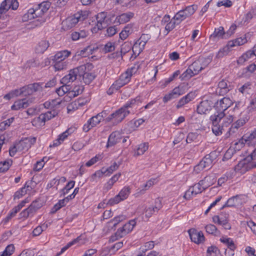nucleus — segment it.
Here are the masks:
<instances>
[{"instance_id":"obj_1","label":"nucleus","mask_w":256,"mask_h":256,"mask_svg":"<svg viewBox=\"0 0 256 256\" xmlns=\"http://www.w3.org/2000/svg\"><path fill=\"white\" fill-rule=\"evenodd\" d=\"M82 67L74 68L69 71L68 74L62 78L60 82L63 85L56 90V92L59 96H62L64 94H68L70 97H75L79 94V90H70L71 88L67 84L74 81L76 79L78 74H80V71L81 70L82 72Z\"/></svg>"},{"instance_id":"obj_2","label":"nucleus","mask_w":256,"mask_h":256,"mask_svg":"<svg viewBox=\"0 0 256 256\" xmlns=\"http://www.w3.org/2000/svg\"><path fill=\"white\" fill-rule=\"evenodd\" d=\"M51 6L50 2H43L35 8H30L24 16V20H32L36 18H42L49 10Z\"/></svg>"},{"instance_id":"obj_3","label":"nucleus","mask_w":256,"mask_h":256,"mask_svg":"<svg viewBox=\"0 0 256 256\" xmlns=\"http://www.w3.org/2000/svg\"><path fill=\"white\" fill-rule=\"evenodd\" d=\"M89 14V12L88 10H80L66 18L63 21L62 24L67 29H70L74 27L78 22L86 20Z\"/></svg>"},{"instance_id":"obj_4","label":"nucleus","mask_w":256,"mask_h":256,"mask_svg":"<svg viewBox=\"0 0 256 256\" xmlns=\"http://www.w3.org/2000/svg\"><path fill=\"white\" fill-rule=\"evenodd\" d=\"M135 72L136 68L134 67L128 68L120 76L118 80L114 82L110 86V90H112V91L117 90L128 84L131 79L132 76Z\"/></svg>"},{"instance_id":"obj_5","label":"nucleus","mask_w":256,"mask_h":256,"mask_svg":"<svg viewBox=\"0 0 256 256\" xmlns=\"http://www.w3.org/2000/svg\"><path fill=\"white\" fill-rule=\"evenodd\" d=\"M256 168V148L246 158L239 162L236 169L241 172Z\"/></svg>"},{"instance_id":"obj_6","label":"nucleus","mask_w":256,"mask_h":256,"mask_svg":"<svg viewBox=\"0 0 256 256\" xmlns=\"http://www.w3.org/2000/svg\"><path fill=\"white\" fill-rule=\"evenodd\" d=\"M208 178H206L204 180H200L198 183L194 184L192 186H191L187 190L184 196V198L186 200H190L193 196H196V194L201 193L204 190L208 188L212 185L211 182H208L206 184H204V182Z\"/></svg>"},{"instance_id":"obj_7","label":"nucleus","mask_w":256,"mask_h":256,"mask_svg":"<svg viewBox=\"0 0 256 256\" xmlns=\"http://www.w3.org/2000/svg\"><path fill=\"white\" fill-rule=\"evenodd\" d=\"M136 224L135 220H132L126 223L122 227L118 228L114 236L110 237V240L114 242L118 239L122 238L126 234L130 232Z\"/></svg>"},{"instance_id":"obj_8","label":"nucleus","mask_w":256,"mask_h":256,"mask_svg":"<svg viewBox=\"0 0 256 256\" xmlns=\"http://www.w3.org/2000/svg\"><path fill=\"white\" fill-rule=\"evenodd\" d=\"M162 208V200L160 198H158L155 200L154 203L144 207L143 214H144L146 219H148L153 214H157Z\"/></svg>"},{"instance_id":"obj_9","label":"nucleus","mask_w":256,"mask_h":256,"mask_svg":"<svg viewBox=\"0 0 256 256\" xmlns=\"http://www.w3.org/2000/svg\"><path fill=\"white\" fill-rule=\"evenodd\" d=\"M42 84L40 83H34L25 86L19 90H16V92H19L18 95L24 94V96L32 95L34 93L42 90ZM18 96V94H16Z\"/></svg>"},{"instance_id":"obj_10","label":"nucleus","mask_w":256,"mask_h":256,"mask_svg":"<svg viewBox=\"0 0 256 256\" xmlns=\"http://www.w3.org/2000/svg\"><path fill=\"white\" fill-rule=\"evenodd\" d=\"M130 113L128 110H125L122 106L110 115L106 120L108 122L113 120L114 123L118 124L121 122Z\"/></svg>"},{"instance_id":"obj_11","label":"nucleus","mask_w":256,"mask_h":256,"mask_svg":"<svg viewBox=\"0 0 256 256\" xmlns=\"http://www.w3.org/2000/svg\"><path fill=\"white\" fill-rule=\"evenodd\" d=\"M196 6L192 5L187 6L185 9L178 11L174 15V19L177 20L178 23H180L181 22L186 18L192 15L196 10Z\"/></svg>"},{"instance_id":"obj_12","label":"nucleus","mask_w":256,"mask_h":256,"mask_svg":"<svg viewBox=\"0 0 256 256\" xmlns=\"http://www.w3.org/2000/svg\"><path fill=\"white\" fill-rule=\"evenodd\" d=\"M222 116L221 114L218 116L212 115L210 118L212 123V132L216 136L221 135L224 130V128L220 123V118H222Z\"/></svg>"},{"instance_id":"obj_13","label":"nucleus","mask_w":256,"mask_h":256,"mask_svg":"<svg viewBox=\"0 0 256 256\" xmlns=\"http://www.w3.org/2000/svg\"><path fill=\"white\" fill-rule=\"evenodd\" d=\"M130 188L129 186L124 187L114 198H110L108 204L111 206L116 204L120 201L126 200L130 194Z\"/></svg>"},{"instance_id":"obj_14","label":"nucleus","mask_w":256,"mask_h":256,"mask_svg":"<svg viewBox=\"0 0 256 256\" xmlns=\"http://www.w3.org/2000/svg\"><path fill=\"white\" fill-rule=\"evenodd\" d=\"M245 144L248 145H254L256 144V128L250 134L244 135L238 140L236 145H240L241 146H243Z\"/></svg>"},{"instance_id":"obj_15","label":"nucleus","mask_w":256,"mask_h":256,"mask_svg":"<svg viewBox=\"0 0 256 256\" xmlns=\"http://www.w3.org/2000/svg\"><path fill=\"white\" fill-rule=\"evenodd\" d=\"M245 196L243 195H237L230 198L226 203L223 206L228 207L239 206L244 204L246 202Z\"/></svg>"},{"instance_id":"obj_16","label":"nucleus","mask_w":256,"mask_h":256,"mask_svg":"<svg viewBox=\"0 0 256 256\" xmlns=\"http://www.w3.org/2000/svg\"><path fill=\"white\" fill-rule=\"evenodd\" d=\"M217 156V152L213 151L203 158L200 163L204 166V170H208L212 166V162L216 159Z\"/></svg>"},{"instance_id":"obj_17","label":"nucleus","mask_w":256,"mask_h":256,"mask_svg":"<svg viewBox=\"0 0 256 256\" xmlns=\"http://www.w3.org/2000/svg\"><path fill=\"white\" fill-rule=\"evenodd\" d=\"M232 104V100L228 98L224 97L218 101L214 107L218 112H224Z\"/></svg>"},{"instance_id":"obj_18","label":"nucleus","mask_w":256,"mask_h":256,"mask_svg":"<svg viewBox=\"0 0 256 256\" xmlns=\"http://www.w3.org/2000/svg\"><path fill=\"white\" fill-rule=\"evenodd\" d=\"M190 238L192 242L199 244L204 240V236L202 232H198L194 228H191L188 230Z\"/></svg>"},{"instance_id":"obj_19","label":"nucleus","mask_w":256,"mask_h":256,"mask_svg":"<svg viewBox=\"0 0 256 256\" xmlns=\"http://www.w3.org/2000/svg\"><path fill=\"white\" fill-rule=\"evenodd\" d=\"M36 142V138H28L20 140L17 144V147L20 151L27 150Z\"/></svg>"},{"instance_id":"obj_20","label":"nucleus","mask_w":256,"mask_h":256,"mask_svg":"<svg viewBox=\"0 0 256 256\" xmlns=\"http://www.w3.org/2000/svg\"><path fill=\"white\" fill-rule=\"evenodd\" d=\"M58 114V112L54 110L52 111H48L47 112L40 114L36 120H34L32 122L34 123L36 120H37L40 124H44L45 122L51 120Z\"/></svg>"},{"instance_id":"obj_21","label":"nucleus","mask_w":256,"mask_h":256,"mask_svg":"<svg viewBox=\"0 0 256 256\" xmlns=\"http://www.w3.org/2000/svg\"><path fill=\"white\" fill-rule=\"evenodd\" d=\"M214 102L209 100H204L200 102L197 107V112L200 114H206L213 106Z\"/></svg>"},{"instance_id":"obj_22","label":"nucleus","mask_w":256,"mask_h":256,"mask_svg":"<svg viewBox=\"0 0 256 256\" xmlns=\"http://www.w3.org/2000/svg\"><path fill=\"white\" fill-rule=\"evenodd\" d=\"M32 98H23L16 101L12 106L11 109L14 110H18L20 108H24L28 107L30 104L32 103Z\"/></svg>"},{"instance_id":"obj_23","label":"nucleus","mask_w":256,"mask_h":256,"mask_svg":"<svg viewBox=\"0 0 256 256\" xmlns=\"http://www.w3.org/2000/svg\"><path fill=\"white\" fill-rule=\"evenodd\" d=\"M106 16V13L105 12H101L97 14V24L92 30V32H96L98 30H100L104 28L103 24L104 23Z\"/></svg>"},{"instance_id":"obj_24","label":"nucleus","mask_w":256,"mask_h":256,"mask_svg":"<svg viewBox=\"0 0 256 256\" xmlns=\"http://www.w3.org/2000/svg\"><path fill=\"white\" fill-rule=\"evenodd\" d=\"M137 30V28L134 24H129L124 26L120 34V38L122 40H126L130 34Z\"/></svg>"},{"instance_id":"obj_25","label":"nucleus","mask_w":256,"mask_h":256,"mask_svg":"<svg viewBox=\"0 0 256 256\" xmlns=\"http://www.w3.org/2000/svg\"><path fill=\"white\" fill-rule=\"evenodd\" d=\"M221 114L222 118H220V123L224 128H227L233 122L234 116L231 114L226 115L224 112H218L215 113L214 116H219Z\"/></svg>"},{"instance_id":"obj_26","label":"nucleus","mask_w":256,"mask_h":256,"mask_svg":"<svg viewBox=\"0 0 256 256\" xmlns=\"http://www.w3.org/2000/svg\"><path fill=\"white\" fill-rule=\"evenodd\" d=\"M196 96V94L194 92H190L188 93L186 96L181 98L177 103L176 108L179 109L182 108L185 104H188L189 102L193 100Z\"/></svg>"},{"instance_id":"obj_27","label":"nucleus","mask_w":256,"mask_h":256,"mask_svg":"<svg viewBox=\"0 0 256 256\" xmlns=\"http://www.w3.org/2000/svg\"><path fill=\"white\" fill-rule=\"evenodd\" d=\"M122 139V136L118 132H112L108 136L106 147L112 146L119 142Z\"/></svg>"},{"instance_id":"obj_28","label":"nucleus","mask_w":256,"mask_h":256,"mask_svg":"<svg viewBox=\"0 0 256 256\" xmlns=\"http://www.w3.org/2000/svg\"><path fill=\"white\" fill-rule=\"evenodd\" d=\"M85 241L84 240V238L82 235H80L78 236L76 238L74 239L72 242H69L66 246H64L60 252L57 254L56 256H58L62 254L64 252H65L66 250H68L70 247L76 244H84Z\"/></svg>"},{"instance_id":"obj_29","label":"nucleus","mask_w":256,"mask_h":256,"mask_svg":"<svg viewBox=\"0 0 256 256\" xmlns=\"http://www.w3.org/2000/svg\"><path fill=\"white\" fill-rule=\"evenodd\" d=\"M134 16V14L130 12L123 13L116 17L115 22L120 24H124L130 21Z\"/></svg>"},{"instance_id":"obj_30","label":"nucleus","mask_w":256,"mask_h":256,"mask_svg":"<svg viewBox=\"0 0 256 256\" xmlns=\"http://www.w3.org/2000/svg\"><path fill=\"white\" fill-rule=\"evenodd\" d=\"M89 35V32L86 30H79L74 32L71 34V38L72 40L76 41L84 39Z\"/></svg>"},{"instance_id":"obj_31","label":"nucleus","mask_w":256,"mask_h":256,"mask_svg":"<svg viewBox=\"0 0 256 256\" xmlns=\"http://www.w3.org/2000/svg\"><path fill=\"white\" fill-rule=\"evenodd\" d=\"M71 54V52L68 50H64L57 52L52 58L53 61H65V60Z\"/></svg>"},{"instance_id":"obj_32","label":"nucleus","mask_w":256,"mask_h":256,"mask_svg":"<svg viewBox=\"0 0 256 256\" xmlns=\"http://www.w3.org/2000/svg\"><path fill=\"white\" fill-rule=\"evenodd\" d=\"M254 56H256V50H248L239 58L238 60V64H243L245 62Z\"/></svg>"},{"instance_id":"obj_33","label":"nucleus","mask_w":256,"mask_h":256,"mask_svg":"<svg viewBox=\"0 0 256 256\" xmlns=\"http://www.w3.org/2000/svg\"><path fill=\"white\" fill-rule=\"evenodd\" d=\"M2 6L4 10H8L10 8L16 10L18 7V2L17 0H5L2 4Z\"/></svg>"},{"instance_id":"obj_34","label":"nucleus","mask_w":256,"mask_h":256,"mask_svg":"<svg viewBox=\"0 0 256 256\" xmlns=\"http://www.w3.org/2000/svg\"><path fill=\"white\" fill-rule=\"evenodd\" d=\"M228 91L229 88L228 87L227 82L224 80L220 82L216 90V93L219 94L220 95H224Z\"/></svg>"},{"instance_id":"obj_35","label":"nucleus","mask_w":256,"mask_h":256,"mask_svg":"<svg viewBox=\"0 0 256 256\" xmlns=\"http://www.w3.org/2000/svg\"><path fill=\"white\" fill-rule=\"evenodd\" d=\"M50 43L48 41L42 40L36 46V53L42 54L48 49Z\"/></svg>"},{"instance_id":"obj_36","label":"nucleus","mask_w":256,"mask_h":256,"mask_svg":"<svg viewBox=\"0 0 256 256\" xmlns=\"http://www.w3.org/2000/svg\"><path fill=\"white\" fill-rule=\"evenodd\" d=\"M250 117L246 112H242L240 115V118L234 123L240 127L242 126L249 120Z\"/></svg>"},{"instance_id":"obj_37","label":"nucleus","mask_w":256,"mask_h":256,"mask_svg":"<svg viewBox=\"0 0 256 256\" xmlns=\"http://www.w3.org/2000/svg\"><path fill=\"white\" fill-rule=\"evenodd\" d=\"M228 216L226 214H220L218 216H214L212 217V221L215 224H224L228 222Z\"/></svg>"},{"instance_id":"obj_38","label":"nucleus","mask_w":256,"mask_h":256,"mask_svg":"<svg viewBox=\"0 0 256 256\" xmlns=\"http://www.w3.org/2000/svg\"><path fill=\"white\" fill-rule=\"evenodd\" d=\"M80 67H82L83 70H84V66H80ZM83 72L84 70H82V72L81 70H80V74H78V76H82L84 82L86 84H90L91 82H92L94 79L95 76L92 74L88 72H85L83 74Z\"/></svg>"},{"instance_id":"obj_39","label":"nucleus","mask_w":256,"mask_h":256,"mask_svg":"<svg viewBox=\"0 0 256 256\" xmlns=\"http://www.w3.org/2000/svg\"><path fill=\"white\" fill-rule=\"evenodd\" d=\"M141 102L142 100L140 96H138L136 98L128 101L123 107L124 108L125 110H128V108H134Z\"/></svg>"},{"instance_id":"obj_40","label":"nucleus","mask_w":256,"mask_h":256,"mask_svg":"<svg viewBox=\"0 0 256 256\" xmlns=\"http://www.w3.org/2000/svg\"><path fill=\"white\" fill-rule=\"evenodd\" d=\"M148 142H144L138 145L136 151L134 154V156L142 155L148 148Z\"/></svg>"},{"instance_id":"obj_41","label":"nucleus","mask_w":256,"mask_h":256,"mask_svg":"<svg viewBox=\"0 0 256 256\" xmlns=\"http://www.w3.org/2000/svg\"><path fill=\"white\" fill-rule=\"evenodd\" d=\"M106 114V112H102L98 114L96 116H92L90 120L92 122V126L94 127L99 124L104 119V114Z\"/></svg>"},{"instance_id":"obj_42","label":"nucleus","mask_w":256,"mask_h":256,"mask_svg":"<svg viewBox=\"0 0 256 256\" xmlns=\"http://www.w3.org/2000/svg\"><path fill=\"white\" fill-rule=\"evenodd\" d=\"M220 240L226 245L230 250H234L236 248V246L231 238L222 236L220 238Z\"/></svg>"},{"instance_id":"obj_43","label":"nucleus","mask_w":256,"mask_h":256,"mask_svg":"<svg viewBox=\"0 0 256 256\" xmlns=\"http://www.w3.org/2000/svg\"><path fill=\"white\" fill-rule=\"evenodd\" d=\"M247 42L246 37L238 38L234 40L230 41L228 42V46L230 48H232L235 46H241Z\"/></svg>"},{"instance_id":"obj_44","label":"nucleus","mask_w":256,"mask_h":256,"mask_svg":"<svg viewBox=\"0 0 256 256\" xmlns=\"http://www.w3.org/2000/svg\"><path fill=\"white\" fill-rule=\"evenodd\" d=\"M189 66L192 70L193 73L195 75L198 74L203 69V67L199 60L194 62Z\"/></svg>"},{"instance_id":"obj_45","label":"nucleus","mask_w":256,"mask_h":256,"mask_svg":"<svg viewBox=\"0 0 256 256\" xmlns=\"http://www.w3.org/2000/svg\"><path fill=\"white\" fill-rule=\"evenodd\" d=\"M144 48V46L137 40L132 46V50L135 55L138 56L143 50Z\"/></svg>"},{"instance_id":"obj_46","label":"nucleus","mask_w":256,"mask_h":256,"mask_svg":"<svg viewBox=\"0 0 256 256\" xmlns=\"http://www.w3.org/2000/svg\"><path fill=\"white\" fill-rule=\"evenodd\" d=\"M205 230L206 232H208L209 234H213L216 236L220 235V232L214 224H209L206 226Z\"/></svg>"},{"instance_id":"obj_47","label":"nucleus","mask_w":256,"mask_h":256,"mask_svg":"<svg viewBox=\"0 0 256 256\" xmlns=\"http://www.w3.org/2000/svg\"><path fill=\"white\" fill-rule=\"evenodd\" d=\"M157 180L155 178H152L148 180L145 184L142 186L140 192L144 194L146 190L149 189L152 186L157 182Z\"/></svg>"},{"instance_id":"obj_48","label":"nucleus","mask_w":256,"mask_h":256,"mask_svg":"<svg viewBox=\"0 0 256 256\" xmlns=\"http://www.w3.org/2000/svg\"><path fill=\"white\" fill-rule=\"evenodd\" d=\"M178 24H180V23H178L177 20L174 19V16L172 19L169 20L168 22L165 26V30L166 32V34L175 28L176 26Z\"/></svg>"},{"instance_id":"obj_49","label":"nucleus","mask_w":256,"mask_h":256,"mask_svg":"<svg viewBox=\"0 0 256 256\" xmlns=\"http://www.w3.org/2000/svg\"><path fill=\"white\" fill-rule=\"evenodd\" d=\"M115 48V42H109L104 46L102 50V52L106 54L114 51Z\"/></svg>"},{"instance_id":"obj_50","label":"nucleus","mask_w":256,"mask_h":256,"mask_svg":"<svg viewBox=\"0 0 256 256\" xmlns=\"http://www.w3.org/2000/svg\"><path fill=\"white\" fill-rule=\"evenodd\" d=\"M194 76L195 74L193 73L192 70L188 66V68L180 75V78L182 80H189Z\"/></svg>"},{"instance_id":"obj_51","label":"nucleus","mask_w":256,"mask_h":256,"mask_svg":"<svg viewBox=\"0 0 256 256\" xmlns=\"http://www.w3.org/2000/svg\"><path fill=\"white\" fill-rule=\"evenodd\" d=\"M207 254L208 256H220V251L217 247L212 246L208 248Z\"/></svg>"},{"instance_id":"obj_52","label":"nucleus","mask_w":256,"mask_h":256,"mask_svg":"<svg viewBox=\"0 0 256 256\" xmlns=\"http://www.w3.org/2000/svg\"><path fill=\"white\" fill-rule=\"evenodd\" d=\"M74 181L72 180L69 182L61 190L60 196H64L66 194H68L70 190L74 186Z\"/></svg>"},{"instance_id":"obj_53","label":"nucleus","mask_w":256,"mask_h":256,"mask_svg":"<svg viewBox=\"0 0 256 256\" xmlns=\"http://www.w3.org/2000/svg\"><path fill=\"white\" fill-rule=\"evenodd\" d=\"M120 164V163L118 164L116 162H114V164L110 166L108 168H105L106 176H110L114 172L117 170Z\"/></svg>"},{"instance_id":"obj_54","label":"nucleus","mask_w":256,"mask_h":256,"mask_svg":"<svg viewBox=\"0 0 256 256\" xmlns=\"http://www.w3.org/2000/svg\"><path fill=\"white\" fill-rule=\"evenodd\" d=\"M12 164L10 160L0 162V172H3L8 170Z\"/></svg>"},{"instance_id":"obj_55","label":"nucleus","mask_w":256,"mask_h":256,"mask_svg":"<svg viewBox=\"0 0 256 256\" xmlns=\"http://www.w3.org/2000/svg\"><path fill=\"white\" fill-rule=\"evenodd\" d=\"M26 184L24 186L22 187V188H20V190L15 192L14 195V199H19L26 194L27 189L30 187L28 186L26 187Z\"/></svg>"},{"instance_id":"obj_56","label":"nucleus","mask_w":256,"mask_h":256,"mask_svg":"<svg viewBox=\"0 0 256 256\" xmlns=\"http://www.w3.org/2000/svg\"><path fill=\"white\" fill-rule=\"evenodd\" d=\"M126 219V216L124 215H120L118 216L115 217L108 222L109 224H112L113 227H116L117 224L120 222L125 220Z\"/></svg>"},{"instance_id":"obj_57","label":"nucleus","mask_w":256,"mask_h":256,"mask_svg":"<svg viewBox=\"0 0 256 256\" xmlns=\"http://www.w3.org/2000/svg\"><path fill=\"white\" fill-rule=\"evenodd\" d=\"M54 67L56 70H60L66 68L68 62L66 61H54Z\"/></svg>"},{"instance_id":"obj_58","label":"nucleus","mask_w":256,"mask_h":256,"mask_svg":"<svg viewBox=\"0 0 256 256\" xmlns=\"http://www.w3.org/2000/svg\"><path fill=\"white\" fill-rule=\"evenodd\" d=\"M200 136L197 132H190L188 134L186 142L187 143H191L192 142H196L199 140Z\"/></svg>"},{"instance_id":"obj_59","label":"nucleus","mask_w":256,"mask_h":256,"mask_svg":"<svg viewBox=\"0 0 256 256\" xmlns=\"http://www.w3.org/2000/svg\"><path fill=\"white\" fill-rule=\"evenodd\" d=\"M14 246L13 244L8 245L5 248L4 250L0 254L1 256H10L14 252Z\"/></svg>"},{"instance_id":"obj_60","label":"nucleus","mask_w":256,"mask_h":256,"mask_svg":"<svg viewBox=\"0 0 256 256\" xmlns=\"http://www.w3.org/2000/svg\"><path fill=\"white\" fill-rule=\"evenodd\" d=\"M230 46H228V44L226 46L220 49L217 54L216 57L218 58H220L227 55L230 50Z\"/></svg>"},{"instance_id":"obj_61","label":"nucleus","mask_w":256,"mask_h":256,"mask_svg":"<svg viewBox=\"0 0 256 256\" xmlns=\"http://www.w3.org/2000/svg\"><path fill=\"white\" fill-rule=\"evenodd\" d=\"M154 246V242H146L143 246H141L140 250L142 252H146L147 250L153 248Z\"/></svg>"},{"instance_id":"obj_62","label":"nucleus","mask_w":256,"mask_h":256,"mask_svg":"<svg viewBox=\"0 0 256 256\" xmlns=\"http://www.w3.org/2000/svg\"><path fill=\"white\" fill-rule=\"evenodd\" d=\"M225 34L224 30V28L222 27H220L218 29H216L213 36L214 37L220 38H225Z\"/></svg>"},{"instance_id":"obj_63","label":"nucleus","mask_w":256,"mask_h":256,"mask_svg":"<svg viewBox=\"0 0 256 256\" xmlns=\"http://www.w3.org/2000/svg\"><path fill=\"white\" fill-rule=\"evenodd\" d=\"M14 118H11L0 123V130L2 131L6 130L12 122Z\"/></svg>"},{"instance_id":"obj_64","label":"nucleus","mask_w":256,"mask_h":256,"mask_svg":"<svg viewBox=\"0 0 256 256\" xmlns=\"http://www.w3.org/2000/svg\"><path fill=\"white\" fill-rule=\"evenodd\" d=\"M40 62L34 58H32L28 60L26 64V68H30L32 67H36L39 66Z\"/></svg>"}]
</instances>
